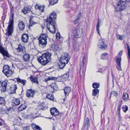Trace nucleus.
I'll use <instances>...</instances> for the list:
<instances>
[{
  "label": "nucleus",
  "instance_id": "nucleus-61",
  "mask_svg": "<svg viewBox=\"0 0 130 130\" xmlns=\"http://www.w3.org/2000/svg\"><path fill=\"white\" fill-rule=\"evenodd\" d=\"M14 130H20L17 127H14Z\"/></svg>",
  "mask_w": 130,
  "mask_h": 130
},
{
  "label": "nucleus",
  "instance_id": "nucleus-46",
  "mask_svg": "<svg viewBox=\"0 0 130 130\" xmlns=\"http://www.w3.org/2000/svg\"><path fill=\"white\" fill-rule=\"evenodd\" d=\"M23 116L24 118L25 119L30 118L29 115L28 114H25L23 115Z\"/></svg>",
  "mask_w": 130,
  "mask_h": 130
},
{
  "label": "nucleus",
  "instance_id": "nucleus-39",
  "mask_svg": "<svg viewBox=\"0 0 130 130\" xmlns=\"http://www.w3.org/2000/svg\"><path fill=\"white\" fill-rule=\"evenodd\" d=\"M100 86L99 84L96 83H94L92 84V87L94 88H98Z\"/></svg>",
  "mask_w": 130,
  "mask_h": 130
},
{
  "label": "nucleus",
  "instance_id": "nucleus-19",
  "mask_svg": "<svg viewBox=\"0 0 130 130\" xmlns=\"http://www.w3.org/2000/svg\"><path fill=\"white\" fill-rule=\"evenodd\" d=\"M18 26L20 30L23 31L24 29L25 25L24 23L22 21L20 22L19 23Z\"/></svg>",
  "mask_w": 130,
  "mask_h": 130
},
{
  "label": "nucleus",
  "instance_id": "nucleus-18",
  "mask_svg": "<svg viewBox=\"0 0 130 130\" xmlns=\"http://www.w3.org/2000/svg\"><path fill=\"white\" fill-rule=\"evenodd\" d=\"M29 79L30 80L32 83L36 84L38 83V79L37 77L33 76L32 75H31L29 77Z\"/></svg>",
  "mask_w": 130,
  "mask_h": 130
},
{
  "label": "nucleus",
  "instance_id": "nucleus-35",
  "mask_svg": "<svg viewBox=\"0 0 130 130\" xmlns=\"http://www.w3.org/2000/svg\"><path fill=\"white\" fill-rule=\"evenodd\" d=\"M118 92L116 91H112L110 93V98L111 97V96L112 95H113V96L116 97L118 96Z\"/></svg>",
  "mask_w": 130,
  "mask_h": 130
},
{
  "label": "nucleus",
  "instance_id": "nucleus-59",
  "mask_svg": "<svg viewBox=\"0 0 130 130\" xmlns=\"http://www.w3.org/2000/svg\"><path fill=\"white\" fill-rule=\"evenodd\" d=\"M112 81L113 83L114 79L115 77H114V75L113 74H112Z\"/></svg>",
  "mask_w": 130,
  "mask_h": 130
},
{
  "label": "nucleus",
  "instance_id": "nucleus-41",
  "mask_svg": "<svg viewBox=\"0 0 130 130\" xmlns=\"http://www.w3.org/2000/svg\"><path fill=\"white\" fill-rule=\"evenodd\" d=\"M6 102L4 98L0 97V104L5 105Z\"/></svg>",
  "mask_w": 130,
  "mask_h": 130
},
{
  "label": "nucleus",
  "instance_id": "nucleus-62",
  "mask_svg": "<svg viewBox=\"0 0 130 130\" xmlns=\"http://www.w3.org/2000/svg\"><path fill=\"white\" fill-rule=\"evenodd\" d=\"M68 46H70V41H68Z\"/></svg>",
  "mask_w": 130,
  "mask_h": 130
},
{
  "label": "nucleus",
  "instance_id": "nucleus-64",
  "mask_svg": "<svg viewBox=\"0 0 130 130\" xmlns=\"http://www.w3.org/2000/svg\"><path fill=\"white\" fill-rule=\"evenodd\" d=\"M41 27L42 29H44V27L43 25H41Z\"/></svg>",
  "mask_w": 130,
  "mask_h": 130
},
{
  "label": "nucleus",
  "instance_id": "nucleus-14",
  "mask_svg": "<svg viewBox=\"0 0 130 130\" xmlns=\"http://www.w3.org/2000/svg\"><path fill=\"white\" fill-rule=\"evenodd\" d=\"M98 45L99 48L103 50H105L107 48L106 45L103 41L99 42L98 44Z\"/></svg>",
  "mask_w": 130,
  "mask_h": 130
},
{
  "label": "nucleus",
  "instance_id": "nucleus-12",
  "mask_svg": "<svg viewBox=\"0 0 130 130\" xmlns=\"http://www.w3.org/2000/svg\"><path fill=\"white\" fill-rule=\"evenodd\" d=\"M29 36L27 34H24L22 36L21 40L23 42L27 43L28 41Z\"/></svg>",
  "mask_w": 130,
  "mask_h": 130
},
{
  "label": "nucleus",
  "instance_id": "nucleus-40",
  "mask_svg": "<svg viewBox=\"0 0 130 130\" xmlns=\"http://www.w3.org/2000/svg\"><path fill=\"white\" fill-rule=\"evenodd\" d=\"M57 78L55 77H48L45 80L46 82L50 80H56Z\"/></svg>",
  "mask_w": 130,
  "mask_h": 130
},
{
  "label": "nucleus",
  "instance_id": "nucleus-34",
  "mask_svg": "<svg viewBox=\"0 0 130 130\" xmlns=\"http://www.w3.org/2000/svg\"><path fill=\"white\" fill-rule=\"evenodd\" d=\"M46 97L51 100H54V96L52 94H47L46 96Z\"/></svg>",
  "mask_w": 130,
  "mask_h": 130
},
{
  "label": "nucleus",
  "instance_id": "nucleus-27",
  "mask_svg": "<svg viewBox=\"0 0 130 130\" xmlns=\"http://www.w3.org/2000/svg\"><path fill=\"white\" fill-rule=\"evenodd\" d=\"M30 11V8L26 7H25L22 10V12L24 14H26L29 12Z\"/></svg>",
  "mask_w": 130,
  "mask_h": 130
},
{
  "label": "nucleus",
  "instance_id": "nucleus-53",
  "mask_svg": "<svg viewBox=\"0 0 130 130\" xmlns=\"http://www.w3.org/2000/svg\"><path fill=\"white\" fill-rule=\"evenodd\" d=\"M23 130H29V126H26L24 127Z\"/></svg>",
  "mask_w": 130,
  "mask_h": 130
},
{
  "label": "nucleus",
  "instance_id": "nucleus-42",
  "mask_svg": "<svg viewBox=\"0 0 130 130\" xmlns=\"http://www.w3.org/2000/svg\"><path fill=\"white\" fill-rule=\"evenodd\" d=\"M121 58L120 57L119 58H116V61L117 62V64H121Z\"/></svg>",
  "mask_w": 130,
  "mask_h": 130
},
{
  "label": "nucleus",
  "instance_id": "nucleus-55",
  "mask_svg": "<svg viewBox=\"0 0 130 130\" xmlns=\"http://www.w3.org/2000/svg\"><path fill=\"white\" fill-rule=\"evenodd\" d=\"M32 16H31L30 17V19L29 20V22H30V26H32V25H31V24H30L31 23V21H32Z\"/></svg>",
  "mask_w": 130,
  "mask_h": 130
},
{
  "label": "nucleus",
  "instance_id": "nucleus-57",
  "mask_svg": "<svg viewBox=\"0 0 130 130\" xmlns=\"http://www.w3.org/2000/svg\"><path fill=\"white\" fill-rule=\"evenodd\" d=\"M118 117L119 120H120L121 119V116H120V114H119V113H118Z\"/></svg>",
  "mask_w": 130,
  "mask_h": 130
},
{
  "label": "nucleus",
  "instance_id": "nucleus-26",
  "mask_svg": "<svg viewBox=\"0 0 130 130\" xmlns=\"http://www.w3.org/2000/svg\"><path fill=\"white\" fill-rule=\"evenodd\" d=\"M17 89V88L16 85H13L11 88H10V93L11 94L15 93L16 90Z\"/></svg>",
  "mask_w": 130,
  "mask_h": 130
},
{
  "label": "nucleus",
  "instance_id": "nucleus-38",
  "mask_svg": "<svg viewBox=\"0 0 130 130\" xmlns=\"http://www.w3.org/2000/svg\"><path fill=\"white\" fill-rule=\"evenodd\" d=\"M73 50L75 52H77L79 50V45L78 44H76L74 45Z\"/></svg>",
  "mask_w": 130,
  "mask_h": 130
},
{
  "label": "nucleus",
  "instance_id": "nucleus-37",
  "mask_svg": "<svg viewBox=\"0 0 130 130\" xmlns=\"http://www.w3.org/2000/svg\"><path fill=\"white\" fill-rule=\"evenodd\" d=\"M50 5H53L57 3L58 0H48Z\"/></svg>",
  "mask_w": 130,
  "mask_h": 130
},
{
  "label": "nucleus",
  "instance_id": "nucleus-16",
  "mask_svg": "<svg viewBox=\"0 0 130 130\" xmlns=\"http://www.w3.org/2000/svg\"><path fill=\"white\" fill-rule=\"evenodd\" d=\"M12 103L13 106H18L20 104V101L19 99H14L12 100Z\"/></svg>",
  "mask_w": 130,
  "mask_h": 130
},
{
  "label": "nucleus",
  "instance_id": "nucleus-17",
  "mask_svg": "<svg viewBox=\"0 0 130 130\" xmlns=\"http://www.w3.org/2000/svg\"><path fill=\"white\" fill-rule=\"evenodd\" d=\"M51 49L54 52H55L59 50V46L58 45L53 44L52 45L51 47Z\"/></svg>",
  "mask_w": 130,
  "mask_h": 130
},
{
  "label": "nucleus",
  "instance_id": "nucleus-20",
  "mask_svg": "<svg viewBox=\"0 0 130 130\" xmlns=\"http://www.w3.org/2000/svg\"><path fill=\"white\" fill-rule=\"evenodd\" d=\"M30 58L29 55L27 54H25L23 56V60L26 62L29 61Z\"/></svg>",
  "mask_w": 130,
  "mask_h": 130
},
{
  "label": "nucleus",
  "instance_id": "nucleus-13",
  "mask_svg": "<svg viewBox=\"0 0 130 130\" xmlns=\"http://www.w3.org/2000/svg\"><path fill=\"white\" fill-rule=\"evenodd\" d=\"M24 47L21 45H19L17 48L16 49L17 52L20 53H21V55L24 54L25 52L24 50Z\"/></svg>",
  "mask_w": 130,
  "mask_h": 130
},
{
  "label": "nucleus",
  "instance_id": "nucleus-1",
  "mask_svg": "<svg viewBox=\"0 0 130 130\" xmlns=\"http://www.w3.org/2000/svg\"><path fill=\"white\" fill-rule=\"evenodd\" d=\"M52 54L48 52L43 54L42 55L38 58L37 60L42 65L45 66L50 62L51 60Z\"/></svg>",
  "mask_w": 130,
  "mask_h": 130
},
{
  "label": "nucleus",
  "instance_id": "nucleus-15",
  "mask_svg": "<svg viewBox=\"0 0 130 130\" xmlns=\"http://www.w3.org/2000/svg\"><path fill=\"white\" fill-rule=\"evenodd\" d=\"M71 91V89L70 87H69L67 86L64 88V93L66 96V98L67 96L68 95Z\"/></svg>",
  "mask_w": 130,
  "mask_h": 130
},
{
  "label": "nucleus",
  "instance_id": "nucleus-47",
  "mask_svg": "<svg viewBox=\"0 0 130 130\" xmlns=\"http://www.w3.org/2000/svg\"><path fill=\"white\" fill-rule=\"evenodd\" d=\"M87 60V57H86L84 56L83 57V65H84L85 62Z\"/></svg>",
  "mask_w": 130,
  "mask_h": 130
},
{
  "label": "nucleus",
  "instance_id": "nucleus-54",
  "mask_svg": "<svg viewBox=\"0 0 130 130\" xmlns=\"http://www.w3.org/2000/svg\"><path fill=\"white\" fill-rule=\"evenodd\" d=\"M122 104V101H119L118 104V107H121Z\"/></svg>",
  "mask_w": 130,
  "mask_h": 130
},
{
  "label": "nucleus",
  "instance_id": "nucleus-31",
  "mask_svg": "<svg viewBox=\"0 0 130 130\" xmlns=\"http://www.w3.org/2000/svg\"><path fill=\"white\" fill-rule=\"evenodd\" d=\"M100 19H98V22L96 26V29L97 31L98 32V34H99V35L101 36V35L100 33V29H99V27H100Z\"/></svg>",
  "mask_w": 130,
  "mask_h": 130
},
{
  "label": "nucleus",
  "instance_id": "nucleus-33",
  "mask_svg": "<svg viewBox=\"0 0 130 130\" xmlns=\"http://www.w3.org/2000/svg\"><path fill=\"white\" fill-rule=\"evenodd\" d=\"M90 122L89 121V119L88 118H87L86 119V121L85 126L86 127L87 129H88L90 126Z\"/></svg>",
  "mask_w": 130,
  "mask_h": 130
},
{
  "label": "nucleus",
  "instance_id": "nucleus-25",
  "mask_svg": "<svg viewBox=\"0 0 130 130\" xmlns=\"http://www.w3.org/2000/svg\"><path fill=\"white\" fill-rule=\"evenodd\" d=\"M69 73L67 72L63 74L62 76V79L63 81H66L69 78Z\"/></svg>",
  "mask_w": 130,
  "mask_h": 130
},
{
  "label": "nucleus",
  "instance_id": "nucleus-48",
  "mask_svg": "<svg viewBox=\"0 0 130 130\" xmlns=\"http://www.w3.org/2000/svg\"><path fill=\"white\" fill-rule=\"evenodd\" d=\"M117 37L118 39L121 40H123L124 39V37L123 36H120L119 35H117Z\"/></svg>",
  "mask_w": 130,
  "mask_h": 130
},
{
  "label": "nucleus",
  "instance_id": "nucleus-21",
  "mask_svg": "<svg viewBox=\"0 0 130 130\" xmlns=\"http://www.w3.org/2000/svg\"><path fill=\"white\" fill-rule=\"evenodd\" d=\"M50 86L51 88L54 90H57L58 89V86L55 83H52Z\"/></svg>",
  "mask_w": 130,
  "mask_h": 130
},
{
  "label": "nucleus",
  "instance_id": "nucleus-56",
  "mask_svg": "<svg viewBox=\"0 0 130 130\" xmlns=\"http://www.w3.org/2000/svg\"><path fill=\"white\" fill-rule=\"evenodd\" d=\"M121 107H118L117 110L118 111V113H119V114H120V111L121 110Z\"/></svg>",
  "mask_w": 130,
  "mask_h": 130
},
{
  "label": "nucleus",
  "instance_id": "nucleus-6",
  "mask_svg": "<svg viewBox=\"0 0 130 130\" xmlns=\"http://www.w3.org/2000/svg\"><path fill=\"white\" fill-rule=\"evenodd\" d=\"M117 7L115 9V12L118 11H121L124 10L126 8V4L124 1H120L117 4Z\"/></svg>",
  "mask_w": 130,
  "mask_h": 130
},
{
  "label": "nucleus",
  "instance_id": "nucleus-29",
  "mask_svg": "<svg viewBox=\"0 0 130 130\" xmlns=\"http://www.w3.org/2000/svg\"><path fill=\"white\" fill-rule=\"evenodd\" d=\"M8 77L12 76L13 74L12 71L11 70L7 71L6 73H4Z\"/></svg>",
  "mask_w": 130,
  "mask_h": 130
},
{
  "label": "nucleus",
  "instance_id": "nucleus-44",
  "mask_svg": "<svg viewBox=\"0 0 130 130\" xmlns=\"http://www.w3.org/2000/svg\"><path fill=\"white\" fill-rule=\"evenodd\" d=\"M40 108L42 110L44 109L45 108V104L44 103H41L39 105Z\"/></svg>",
  "mask_w": 130,
  "mask_h": 130
},
{
  "label": "nucleus",
  "instance_id": "nucleus-8",
  "mask_svg": "<svg viewBox=\"0 0 130 130\" xmlns=\"http://www.w3.org/2000/svg\"><path fill=\"white\" fill-rule=\"evenodd\" d=\"M0 52L3 55L4 57L5 58L9 57V54L7 51L5 50L0 44Z\"/></svg>",
  "mask_w": 130,
  "mask_h": 130
},
{
  "label": "nucleus",
  "instance_id": "nucleus-52",
  "mask_svg": "<svg viewBox=\"0 0 130 130\" xmlns=\"http://www.w3.org/2000/svg\"><path fill=\"white\" fill-rule=\"evenodd\" d=\"M127 51L128 52V57L129 59H130V49L129 48H127Z\"/></svg>",
  "mask_w": 130,
  "mask_h": 130
},
{
  "label": "nucleus",
  "instance_id": "nucleus-22",
  "mask_svg": "<svg viewBox=\"0 0 130 130\" xmlns=\"http://www.w3.org/2000/svg\"><path fill=\"white\" fill-rule=\"evenodd\" d=\"M122 98L125 101H128L129 99L128 94L126 93H124L123 94Z\"/></svg>",
  "mask_w": 130,
  "mask_h": 130
},
{
  "label": "nucleus",
  "instance_id": "nucleus-7",
  "mask_svg": "<svg viewBox=\"0 0 130 130\" xmlns=\"http://www.w3.org/2000/svg\"><path fill=\"white\" fill-rule=\"evenodd\" d=\"M83 33L82 29L79 28L75 29L73 32L74 37L75 38H77L80 37Z\"/></svg>",
  "mask_w": 130,
  "mask_h": 130
},
{
  "label": "nucleus",
  "instance_id": "nucleus-51",
  "mask_svg": "<svg viewBox=\"0 0 130 130\" xmlns=\"http://www.w3.org/2000/svg\"><path fill=\"white\" fill-rule=\"evenodd\" d=\"M44 6H40V8H39V9L42 12H44Z\"/></svg>",
  "mask_w": 130,
  "mask_h": 130
},
{
  "label": "nucleus",
  "instance_id": "nucleus-50",
  "mask_svg": "<svg viewBox=\"0 0 130 130\" xmlns=\"http://www.w3.org/2000/svg\"><path fill=\"white\" fill-rule=\"evenodd\" d=\"M121 64H117V68L118 70H121Z\"/></svg>",
  "mask_w": 130,
  "mask_h": 130
},
{
  "label": "nucleus",
  "instance_id": "nucleus-60",
  "mask_svg": "<svg viewBox=\"0 0 130 130\" xmlns=\"http://www.w3.org/2000/svg\"><path fill=\"white\" fill-rule=\"evenodd\" d=\"M35 8L36 9H39V8H40V6H39L37 5H36L35 6Z\"/></svg>",
  "mask_w": 130,
  "mask_h": 130
},
{
  "label": "nucleus",
  "instance_id": "nucleus-36",
  "mask_svg": "<svg viewBox=\"0 0 130 130\" xmlns=\"http://www.w3.org/2000/svg\"><path fill=\"white\" fill-rule=\"evenodd\" d=\"M99 90L98 89H94L92 90V95L93 96H96L98 93Z\"/></svg>",
  "mask_w": 130,
  "mask_h": 130
},
{
  "label": "nucleus",
  "instance_id": "nucleus-49",
  "mask_svg": "<svg viewBox=\"0 0 130 130\" xmlns=\"http://www.w3.org/2000/svg\"><path fill=\"white\" fill-rule=\"evenodd\" d=\"M56 37L57 39L58 40L61 38V37L60 36V33L59 32H58L57 33Z\"/></svg>",
  "mask_w": 130,
  "mask_h": 130
},
{
  "label": "nucleus",
  "instance_id": "nucleus-5",
  "mask_svg": "<svg viewBox=\"0 0 130 130\" xmlns=\"http://www.w3.org/2000/svg\"><path fill=\"white\" fill-rule=\"evenodd\" d=\"M48 37L47 35L45 34H42L38 38L39 44V46L42 48L46 46L47 44V38Z\"/></svg>",
  "mask_w": 130,
  "mask_h": 130
},
{
  "label": "nucleus",
  "instance_id": "nucleus-11",
  "mask_svg": "<svg viewBox=\"0 0 130 130\" xmlns=\"http://www.w3.org/2000/svg\"><path fill=\"white\" fill-rule=\"evenodd\" d=\"M50 111L51 115L55 117L58 116L59 114V111L55 108H52L50 110Z\"/></svg>",
  "mask_w": 130,
  "mask_h": 130
},
{
  "label": "nucleus",
  "instance_id": "nucleus-10",
  "mask_svg": "<svg viewBox=\"0 0 130 130\" xmlns=\"http://www.w3.org/2000/svg\"><path fill=\"white\" fill-rule=\"evenodd\" d=\"M7 82V81L5 80L2 83V86L1 87V91L2 92H4L6 91Z\"/></svg>",
  "mask_w": 130,
  "mask_h": 130
},
{
  "label": "nucleus",
  "instance_id": "nucleus-63",
  "mask_svg": "<svg viewBox=\"0 0 130 130\" xmlns=\"http://www.w3.org/2000/svg\"><path fill=\"white\" fill-rule=\"evenodd\" d=\"M126 45L127 46V48H129V45L127 43H126Z\"/></svg>",
  "mask_w": 130,
  "mask_h": 130
},
{
  "label": "nucleus",
  "instance_id": "nucleus-43",
  "mask_svg": "<svg viewBox=\"0 0 130 130\" xmlns=\"http://www.w3.org/2000/svg\"><path fill=\"white\" fill-rule=\"evenodd\" d=\"M122 109L124 112H126L128 110V108L126 106L124 105L122 107Z\"/></svg>",
  "mask_w": 130,
  "mask_h": 130
},
{
  "label": "nucleus",
  "instance_id": "nucleus-30",
  "mask_svg": "<svg viewBox=\"0 0 130 130\" xmlns=\"http://www.w3.org/2000/svg\"><path fill=\"white\" fill-rule=\"evenodd\" d=\"M108 56V54L106 53L102 54L101 57V59H107Z\"/></svg>",
  "mask_w": 130,
  "mask_h": 130
},
{
  "label": "nucleus",
  "instance_id": "nucleus-4",
  "mask_svg": "<svg viewBox=\"0 0 130 130\" xmlns=\"http://www.w3.org/2000/svg\"><path fill=\"white\" fill-rule=\"evenodd\" d=\"M56 18V15L55 12H53L51 14L50 16L47 18L46 22L47 24L51 25L53 29V31H55V24L54 19Z\"/></svg>",
  "mask_w": 130,
  "mask_h": 130
},
{
  "label": "nucleus",
  "instance_id": "nucleus-3",
  "mask_svg": "<svg viewBox=\"0 0 130 130\" xmlns=\"http://www.w3.org/2000/svg\"><path fill=\"white\" fill-rule=\"evenodd\" d=\"M70 58V57L68 53H64L61 56L59 60L60 68L63 69L67 64Z\"/></svg>",
  "mask_w": 130,
  "mask_h": 130
},
{
  "label": "nucleus",
  "instance_id": "nucleus-45",
  "mask_svg": "<svg viewBox=\"0 0 130 130\" xmlns=\"http://www.w3.org/2000/svg\"><path fill=\"white\" fill-rule=\"evenodd\" d=\"M81 13L80 12L77 15V18L76 20L74 21V23H75V22H76L81 17Z\"/></svg>",
  "mask_w": 130,
  "mask_h": 130
},
{
  "label": "nucleus",
  "instance_id": "nucleus-58",
  "mask_svg": "<svg viewBox=\"0 0 130 130\" xmlns=\"http://www.w3.org/2000/svg\"><path fill=\"white\" fill-rule=\"evenodd\" d=\"M122 51H121L120 52H119L118 54V55L119 56H121V55L122 54Z\"/></svg>",
  "mask_w": 130,
  "mask_h": 130
},
{
  "label": "nucleus",
  "instance_id": "nucleus-28",
  "mask_svg": "<svg viewBox=\"0 0 130 130\" xmlns=\"http://www.w3.org/2000/svg\"><path fill=\"white\" fill-rule=\"evenodd\" d=\"M9 69L10 68L9 66L8 65H5L4 66L3 72L4 73H6L7 71H8L9 70H11Z\"/></svg>",
  "mask_w": 130,
  "mask_h": 130
},
{
  "label": "nucleus",
  "instance_id": "nucleus-23",
  "mask_svg": "<svg viewBox=\"0 0 130 130\" xmlns=\"http://www.w3.org/2000/svg\"><path fill=\"white\" fill-rule=\"evenodd\" d=\"M31 127L34 130H42L41 128L39 126L33 123L31 125Z\"/></svg>",
  "mask_w": 130,
  "mask_h": 130
},
{
  "label": "nucleus",
  "instance_id": "nucleus-9",
  "mask_svg": "<svg viewBox=\"0 0 130 130\" xmlns=\"http://www.w3.org/2000/svg\"><path fill=\"white\" fill-rule=\"evenodd\" d=\"M36 91L32 89L27 90L26 96L28 98H33L34 94L35 93Z\"/></svg>",
  "mask_w": 130,
  "mask_h": 130
},
{
  "label": "nucleus",
  "instance_id": "nucleus-24",
  "mask_svg": "<svg viewBox=\"0 0 130 130\" xmlns=\"http://www.w3.org/2000/svg\"><path fill=\"white\" fill-rule=\"evenodd\" d=\"M16 80L18 82L20 83L23 84V86L25 85L26 83V80L23 79H21L19 78H16Z\"/></svg>",
  "mask_w": 130,
  "mask_h": 130
},
{
  "label": "nucleus",
  "instance_id": "nucleus-2",
  "mask_svg": "<svg viewBox=\"0 0 130 130\" xmlns=\"http://www.w3.org/2000/svg\"><path fill=\"white\" fill-rule=\"evenodd\" d=\"M10 8L11 11V13L9 22V25L8 26V35L9 36L11 35L13 31V24L14 23L13 18L14 13H13L14 7L11 4L10 6Z\"/></svg>",
  "mask_w": 130,
  "mask_h": 130
},
{
  "label": "nucleus",
  "instance_id": "nucleus-32",
  "mask_svg": "<svg viewBox=\"0 0 130 130\" xmlns=\"http://www.w3.org/2000/svg\"><path fill=\"white\" fill-rule=\"evenodd\" d=\"M26 108V106L25 105L23 104L19 106L18 109L19 111H21L25 109Z\"/></svg>",
  "mask_w": 130,
  "mask_h": 130
}]
</instances>
